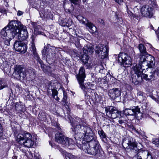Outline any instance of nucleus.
<instances>
[{"label":"nucleus","instance_id":"obj_45","mask_svg":"<svg viewBox=\"0 0 159 159\" xmlns=\"http://www.w3.org/2000/svg\"><path fill=\"white\" fill-rule=\"evenodd\" d=\"M64 97L63 98V100H66L67 98V97L64 94Z\"/></svg>","mask_w":159,"mask_h":159},{"label":"nucleus","instance_id":"obj_20","mask_svg":"<svg viewBox=\"0 0 159 159\" xmlns=\"http://www.w3.org/2000/svg\"><path fill=\"white\" fill-rule=\"evenodd\" d=\"M31 37L32 41L31 43V47H30V50L33 52L35 58L37 60L39 61L40 59L36 52V49L34 43V39L35 38V36L34 35L32 34L31 35Z\"/></svg>","mask_w":159,"mask_h":159},{"label":"nucleus","instance_id":"obj_38","mask_svg":"<svg viewBox=\"0 0 159 159\" xmlns=\"http://www.w3.org/2000/svg\"><path fill=\"white\" fill-rule=\"evenodd\" d=\"M115 1L116 3L120 5L123 4L124 2L123 0H115Z\"/></svg>","mask_w":159,"mask_h":159},{"label":"nucleus","instance_id":"obj_37","mask_svg":"<svg viewBox=\"0 0 159 159\" xmlns=\"http://www.w3.org/2000/svg\"><path fill=\"white\" fill-rule=\"evenodd\" d=\"M5 55V51L3 50L2 52H0V58H1L4 57Z\"/></svg>","mask_w":159,"mask_h":159},{"label":"nucleus","instance_id":"obj_42","mask_svg":"<svg viewBox=\"0 0 159 159\" xmlns=\"http://www.w3.org/2000/svg\"><path fill=\"white\" fill-rule=\"evenodd\" d=\"M139 155L140 154H139V152H138L136 155V157H137V159H142L141 156H140Z\"/></svg>","mask_w":159,"mask_h":159},{"label":"nucleus","instance_id":"obj_34","mask_svg":"<svg viewBox=\"0 0 159 159\" xmlns=\"http://www.w3.org/2000/svg\"><path fill=\"white\" fill-rule=\"evenodd\" d=\"M141 80L140 81H142V79H143L147 80H148V75L146 74H143V73H142V74L141 75Z\"/></svg>","mask_w":159,"mask_h":159},{"label":"nucleus","instance_id":"obj_14","mask_svg":"<svg viewBox=\"0 0 159 159\" xmlns=\"http://www.w3.org/2000/svg\"><path fill=\"white\" fill-rule=\"evenodd\" d=\"M13 75L17 80H23L26 76L25 69L20 66H16L14 68Z\"/></svg>","mask_w":159,"mask_h":159},{"label":"nucleus","instance_id":"obj_21","mask_svg":"<svg viewBox=\"0 0 159 159\" xmlns=\"http://www.w3.org/2000/svg\"><path fill=\"white\" fill-rule=\"evenodd\" d=\"M121 94V92L119 89L114 88L110 89L109 91V95L112 98H116L119 97Z\"/></svg>","mask_w":159,"mask_h":159},{"label":"nucleus","instance_id":"obj_35","mask_svg":"<svg viewBox=\"0 0 159 159\" xmlns=\"http://www.w3.org/2000/svg\"><path fill=\"white\" fill-rule=\"evenodd\" d=\"M31 24L32 25L33 27L35 29V30L37 29V24L36 23L34 22H31Z\"/></svg>","mask_w":159,"mask_h":159},{"label":"nucleus","instance_id":"obj_19","mask_svg":"<svg viewBox=\"0 0 159 159\" xmlns=\"http://www.w3.org/2000/svg\"><path fill=\"white\" fill-rule=\"evenodd\" d=\"M82 60L84 65H85L87 68H90L92 66V61L91 58L89 57L88 55H83Z\"/></svg>","mask_w":159,"mask_h":159},{"label":"nucleus","instance_id":"obj_16","mask_svg":"<svg viewBox=\"0 0 159 159\" xmlns=\"http://www.w3.org/2000/svg\"><path fill=\"white\" fill-rule=\"evenodd\" d=\"M14 48L17 52L24 53L27 50V46L21 41H16L14 44Z\"/></svg>","mask_w":159,"mask_h":159},{"label":"nucleus","instance_id":"obj_24","mask_svg":"<svg viewBox=\"0 0 159 159\" xmlns=\"http://www.w3.org/2000/svg\"><path fill=\"white\" fill-rule=\"evenodd\" d=\"M138 48L139 50L140 54H146L147 53L146 48L143 44H140L139 45Z\"/></svg>","mask_w":159,"mask_h":159},{"label":"nucleus","instance_id":"obj_47","mask_svg":"<svg viewBox=\"0 0 159 159\" xmlns=\"http://www.w3.org/2000/svg\"><path fill=\"white\" fill-rule=\"evenodd\" d=\"M152 98L154 99L155 101H157L158 100L156 98H154V97H152Z\"/></svg>","mask_w":159,"mask_h":159},{"label":"nucleus","instance_id":"obj_48","mask_svg":"<svg viewBox=\"0 0 159 159\" xmlns=\"http://www.w3.org/2000/svg\"><path fill=\"white\" fill-rule=\"evenodd\" d=\"M126 7L127 9H128V7L127 5H126Z\"/></svg>","mask_w":159,"mask_h":159},{"label":"nucleus","instance_id":"obj_18","mask_svg":"<svg viewBox=\"0 0 159 159\" xmlns=\"http://www.w3.org/2000/svg\"><path fill=\"white\" fill-rule=\"evenodd\" d=\"M82 23L85 25L89 29V31L92 33L97 32V29L96 27L92 23L89 22L86 18L84 17Z\"/></svg>","mask_w":159,"mask_h":159},{"label":"nucleus","instance_id":"obj_41","mask_svg":"<svg viewBox=\"0 0 159 159\" xmlns=\"http://www.w3.org/2000/svg\"><path fill=\"white\" fill-rule=\"evenodd\" d=\"M127 13L129 17H131L133 16V14L130 11H128Z\"/></svg>","mask_w":159,"mask_h":159},{"label":"nucleus","instance_id":"obj_25","mask_svg":"<svg viewBox=\"0 0 159 159\" xmlns=\"http://www.w3.org/2000/svg\"><path fill=\"white\" fill-rule=\"evenodd\" d=\"M150 58V60L149 61V62L148 63V67L149 68H152L155 64V62L154 61V58L153 57L150 56L149 57Z\"/></svg>","mask_w":159,"mask_h":159},{"label":"nucleus","instance_id":"obj_28","mask_svg":"<svg viewBox=\"0 0 159 159\" xmlns=\"http://www.w3.org/2000/svg\"><path fill=\"white\" fill-rule=\"evenodd\" d=\"M154 72H151L148 77V80L152 81L154 80Z\"/></svg>","mask_w":159,"mask_h":159},{"label":"nucleus","instance_id":"obj_1","mask_svg":"<svg viewBox=\"0 0 159 159\" xmlns=\"http://www.w3.org/2000/svg\"><path fill=\"white\" fill-rule=\"evenodd\" d=\"M9 23L10 29L8 31L11 34V39H13L16 36L20 40H24L27 38L28 35L26 28L20 22L12 20Z\"/></svg>","mask_w":159,"mask_h":159},{"label":"nucleus","instance_id":"obj_39","mask_svg":"<svg viewBox=\"0 0 159 159\" xmlns=\"http://www.w3.org/2000/svg\"><path fill=\"white\" fill-rule=\"evenodd\" d=\"M3 134L1 124H0V138L1 137Z\"/></svg>","mask_w":159,"mask_h":159},{"label":"nucleus","instance_id":"obj_5","mask_svg":"<svg viewBox=\"0 0 159 159\" xmlns=\"http://www.w3.org/2000/svg\"><path fill=\"white\" fill-rule=\"evenodd\" d=\"M106 115L112 119L116 118L120 124H122L126 122V119H125L124 115L121 112H119L116 108L112 106H109L105 108Z\"/></svg>","mask_w":159,"mask_h":159},{"label":"nucleus","instance_id":"obj_46","mask_svg":"<svg viewBox=\"0 0 159 159\" xmlns=\"http://www.w3.org/2000/svg\"><path fill=\"white\" fill-rule=\"evenodd\" d=\"M0 12L3 13L5 12V11L4 10H3L2 9L0 8Z\"/></svg>","mask_w":159,"mask_h":159},{"label":"nucleus","instance_id":"obj_15","mask_svg":"<svg viewBox=\"0 0 159 159\" xmlns=\"http://www.w3.org/2000/svg\"><path fill=\"white\" fill-rule=\"evenodd\" d=\"M86 76L85 69L84 67H81L79 70L78 74L77 75V79L80 88L82 89H84L85 88L84 85V81Z\"/></svg>","mask_w":159,"mask_h":159},{"label":"nucleus","instance_id":"obj_26","mask_svg":"<svg viewBox=\"0 0 159 159\" xmlns=\"http://www.w3.org/2000/svg\"><path fill=\"white\" fill-rule=\"evenodd\" d=\"M52 96L53 98L56 100L58 101L59 99V98L57 96V91L56 89H52Z\"/></svg>","mask_w":159,"mask_h":159},{"label":"nucleus","instance_id":"obj_4","mask_svg":"<svg viewBox=\"0 0 159 159\" xmlns=\"http://www.w3.org/2000/svg\"><path fill=\"white\" fill-rule=\"evenodd\" d=\"M16 140L19 144L28 148L32 147L34 143L31 134L26 132L19 134Z\"/></svg>","mask_w":159,"mask_h":159},{"label":"nucleus","instance_id":"obj_3","mask_svg":"<svg viewBox=\"0 0 159 159\" xmlns=\"http://www.w3.org/2000/svg\"><path fill=\"white\" fill-rule=\"evenodd\" d=\"M100 146L97 139L82 144V149L85 152L90 155H96L100 152Z\"/></svg>","mask_w":159,"mask_h":159},{"label":"nucleus","instance_id":"obj_27","mask_svg":"<svg viewBox=\"0 0 159 159\" xmlns=\"http://www.w3.org/2000/svg\"><path fill=\"white\" fill-rule=\"evenodd\" d=\"M3 65V69L5 71H8L10 70V66L6 62L4 63Z\"/></svg>","mask_w":159,"mask_h":159},{"label":"nucleus","instance_id":"obj_32","mask_svg":"<svg viewBox=\"0 0 159 159\" xmlns=\"http://www.w3.org/2000/svg\"><path fill=\"white\" fill-rule=\"evenodd\" d=\"M49 46H48V48L45 49V47H44V49L42 51V53L43 55L45 56L46 55V54H48V52L49 51L50 49L49 48Z\"/></svg>","mask_w":159,"mask_h":159},{"label":"nucleus","instance_id":"obj_50","mask_svg":"<svg viewBox=\"0 0 159 159\" xmlns=\"http://www.w3.org/2000/svg\"><path fill=\"white\" fill-rule=\"evenodd\" d=\"M70 23L71 24H72V22L71 21H70Z\"/></svg>","mask_w":159,"mask_h":159},{"label":"nucleus","instance_id":"obj_31","mask_svg":"<svg viewBox=\"0 0 159 159\" xmlns=\"http://www.w3.org/2000/svg\"><path fill=\"white\" fill-rule=\"evenodd\" d=\"M152 143L157 147H159V139L154 138L152 139Z\"/></svg>","mask_w":159,"mask_h":159},{"label":"nucleus","instance_id":"obj_13","mask_svg":"<svg viewBox=\"0 0 159 159\" xmlns=\"http://www.w3.org/2000/svg\"><path fill=\"white\" fill-rule=\"evenodd\" d=\"M141 12L143 16L150 18L153 16L154 11L152 7L147 5L141 7Z\"/></svg>","mask_w":159,"mask_h":159},{"label":"nucleus","instance_id":"obj_22","mask_svg":"<svg viewBox=\"0 0 159 159\" xmlns=\"http://www.w3.org/2000/svg\"><path fill=\"white\" fill-rule=\"evenodd\" d=\"M93 52V48L91 46H86L83 48V55H88V54H91Z\"/></svg>","mask_w":159,"mask_h":159},{"label":"nucleus","instance_id":"obj_44","mask_svg":"<svg viewBox=\"0 0 159 159\" xmlns=\"http://www.w3.org/2000/svg\"><path fill=\"white\" fill-rule=\"evenodd\" d=\"M154 73H156L157 75H159V68H157V69L154 71Z\"/></svg>","mask_w":159,"mask_h":159},{"label":"nucleus","instance_id":"obj_10","mask_svg":"<svg viewBox=\"0 0 159 159\" xmlns=\"http://www.w3.org/2000/svg\"><path fill=\"white\" fill-rule=\"evenodd\" d=\"M95 52L97 54L101 59L107 57L108 56V48L107 46L99 44L95 48Z\"/></svg>","mask_w":159,"mask_h":159},{"label":"nucleus","instance_id":"obj_51","mask_svg":"<svg viewBox=\"0 0 159 159\" xmlns=\"http://www.w3.org/2000/svg\"><path fill=\"white\" fill-rule=\"evenodd\" d=\"M49 143L52 146V144L50 143V142Z\"/></svg>","mask_w":159,"mask_h":159},{"label":"nucleus","instance_id":"obj_43","mask_svg":"<svg viewBox=\"0 0 159 159\" xmlns=\"http://www.w3.org/2000/svg\"><path fill=\"white\" fill-rule=\"evenodd\" d=\"M23 12L22 11H18L17 15L18 16H20L23 15Z\"/></svg>","mask_w":159,"mask_h":159},{"label":"nucleus","instance_id":"obj_49","mask_svg":"<svg viewBox=\"0 0 159 159\" xmlns=\"http://www.w3.org/2000/svg\"><path fill=\"white\" fill-rule=\"evenodd\" d=\"M78 47H78V48H80V45L79 46V44H78Z\"/></svg>","mask_w":159,"mask_h":159},{"label":"nucleus","instance_id":"obj_6","mask_svg":"<svg viewBox=\"0 0 159 159\" xmlns=\"http://www.w3.org/2000/svg\"><path fill=\"white\" fill-rule=\"evenodd\" d=\"M72 127L71 129L75 134L74 138L75 139H79L82 136L81 132L83 129L82 120L79 117L75 118L72 121H71Z\"/></svg>","mask_w":159,"mask_h":159},{"label":"nucleus","instance_id":"obj_30","mask_svg":"<svg viewBox=\"0 0 159 159\" xmlns=\"http://www.w3.org/2000/svg\"><path fill=\"white\" fill-rule=\"evenodd\" d=\"M98 133L102 138L104 139L106 138L105 134L102 130L98 131Z\"/></svg>","mask_w":159,"mask_h":159},{"label":"nucleus","instance_id":"obj_36","mask_svg":"<svg viewBox=\"0 0 159 159\" xmlns=\"http://www.w3.org/2000/svg\"><path fill=\"white\" fill-rule=\"evenodd\" d=\"M83 18H84V17L83 16H80V15L76 17L77 19L79 20L80 22H81V23H82V20L83 19Z\"/></svg>","mask_w":159,"mask_h":159},{"label":"nucleus","instance_id":"obj_2","mask_svg":"<svg viewBox=\"0 0 159 159\" xmlns=\"http://www.w3.org/2000/svg\"><path fill=\"white\" fill-rule=\"evenodd\" d=\"M57 127L59 131L57 132L55 135V140L56 142L65 146L74 145L76 143L79 148H82V144H80V141L79 143V141H80V139L75 140V141L71 139L68 138L65 136L64 133L61 131V129L58 125H57Z\"/></svg>","mask_w":159,"mask_h":159},{"label":"nucleus","instance_id":"obj_33","mask_svg":"<svg viewBox=\"0 0 159 159\" xmlns=\"http://www.w3.org/2000/svg\"><path fill=\"white\" fill-rule=\"evenodd\" d=\"M50 12L48 11L44 12L43 15V17L47 18H50L51 17L49 16Z\"/></svg>","mask_w":159,"mask_h":159},{"label":"nucleus","instance_id":"obj_17","mask_svg":"<svg viewBox=\"0 0 159 159\" xmlns=\"http://www.w3.org/2000/svg\"><path fill=\"white\" fill-rule=\"evenodd\" d=\"M140 108L138 106L134 107L131 108H126L123 111L124 114L126 116H136L138 113H140Z\"/></svg>","mask_w":159,"mask_h":159},{"label":"nucleus","instance_id":"obj_8","mask_svg":"<svg viewBox=\"0 0 159 159\" xmlns=\"http://www.w3.org/2000/svg\"><path fill=\"white\" fill-rule=\"evenodd\" d=\"M142 66L136 63L133 64L131 68V73L132 74L131 76L132 81L134 84H137L141 80V75L142 74Z\"/></svg>","mask_w":159,"mask_h":159},{"label":"nucleus","instance_id":"obj_12","mask_svg":"<svg viewBox=\"0 0 159 159\" xmlns=\"http://www.w3.org/2000/svg\"><path fill=\"white\" fill-rule=\"evenodd\" d=\"M10 23L9 22L8 25L2 30L1 32V37L4 39V43L5 45H9L10 44V41L12 39H11L10 36L11 34L10 31L8 30H10Z\"/></svg>","mask_w":159,"mask_h":159},{"label":"nucleus","instance_id":"obj_52","mask_svg":"<svg viewBox=\"0 0 159 159\" xmlns=\"http://www.w3.org/2000/svg\"><path fill=\"white\" fill-rule=\"evenodd\" d=\"M36 158H37V157H38V156H36Z\"/></svg>","mask_w":159,"mask_h":159},{"label":"nucleus","instance_id":"obj_11","mask_svg":"<svg viewBox=\"0 0 159 159\" xmlns=\"http://www.w3.org/2000/svg\"><path fill=\"white\" fill-rule=\"evenodd\" d=\"M122 145L125 148L130 149L131 151L137 153L139 150L137 147V145L133 141V139L131 138H127L124 139Z\"/></svg>","mask_w":159,"mask_h":159},{"label":"nucleus","instance_id":"obj_29","mask_svg":"<svg viewBox=\"0 0 159 159\" xmlns=\"http://www.w3.org/2000/svg\"><path fill=\"white\" fill-rule=\"evenodd\" d=\"M66 159H76L75 157L70 153L66 152L65 154Z\"/></svg>","mask_w":159,"mask_h":159},{"label":"nucleus","instance_id":"obj_23","mask_svg":"<svg viewBox=\"0 0 159 159\" xmlns=\"http://www.w3.org/2000/svg\"><path fill=\"white\" fill-rule=\"evenodd\" d=\"M147 54H140L139 61V64L143 66V64H144L146 61Z\"/></svg>","mask_w":159,"mask_h":159},{"label":"nucleus","instance_id":"obj_9","mask_svg":"<svg viewBox=\"0 0 159 159\" xmlns=\"http://www.w3.org/2000/svg\"><path fill=\"white\" fill-rule=\"evenodd\" d=\"M116 60L122 63L123 66L126 67H129L132 64L131 58L125 53L119 54L116 57Z\"/></svg>","mask_w":159,"mask_h":159},{"label":"nucleus","instance_id":"obj_7","mask_svg":"<svg viewBox=\"0 0 159 159\" xmlns=\"http://www.w3.org/2000/svg\"><path fill=\"white\" fill-rule=\"evenodd\" d=\"M83 127L81 133L82 136L79 139H82L81 142L82 144H83V142L87 143L97 139L96 137L93 135L91 129L89 126L84 125Z\"/></svg>","mask_w":159,"mask_h":159},{"label":"nucleus","instance_id":"obj_40","mask_svg":"<svg viewBox=\"0 0 159 159\" xmlns=\"http://www.w3.org/2000/svg\"><path fill=\"white\" fill-rule=\"evenodd\" d=\"M2 81L1 80H0V90L4 88L5 87V86H4V84L2 85Z\"/></svg>","mask_w":159,"mask_h":159}]
</instances>
